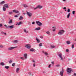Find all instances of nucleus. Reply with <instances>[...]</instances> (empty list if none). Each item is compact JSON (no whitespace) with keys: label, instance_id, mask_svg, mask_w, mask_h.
Returning a JSON list of instances; mask_svg holds the SVG:
<instances>
[{"label":"nucleus","instance_id":"2","mask_svg":"<svg viewBox=\"0 0 76 76\" xmlns=\"http://www.w3.org/2000/svg\"><path fill=\"white\" fill-rule=\"evenodd\" d=\"M66 71L67 72L70 73H72V72H73V70H72V69L70 68H68L66 70Z\"/></svg>","mask_w":76,"mask_h":76},{"label":"nucleus","instance_id":"13","mask_svg":"<svg viewBox=\"0 0 76 76\" xmlns=\"http://www.w3.org/2000/svg\"><path fill=\"white\" fill-rule=\"evenodd\" d=\"M5 3V1H2L0 3V5H2L3 4H4Z\"/></svg>","mask_w":76,"mask_h":76},{"label":"nucleus","instance_id":"7","mask_svg":"<svg viewBox=\"0 0 76 76\" xmlns=\"http://www.w3.org/2000/svg\"><path fill=\"white\" fill-rule=\"evenodd\" d=\"M58 56L59 57V58H60L61 60H63V58H62V54L60 53L58 55Z\"/></svg>","mask_w":76,"mask_h":76},{"label":"nucleus","instance_id":"28","mask_svg":"<svg viewBox=\"0 0 76 76\" xmlns=\"http://www.w3.org/2000/svg\"><path fill=\"white\" fill-rule=\"evenodd\" d=\"M4 26H5L6 27V28H7V29L8 28L9 26H7V25H6L5 24L4 25Z\"/></svg>","mask_w":76,"mask_h":76},{"label":"nucleus","instance_id":"19","mask_svg":"<svg viewBox=\"0 0 76 76\" xmlns=\"http://www.w3.org/2000/svg\"><path fill=\"white\" fill-rule=\"evenodd\" d=\"M22 5L24 7H28V6L25 4H23Z\"/></svg>","mask_w":76,"mask_h":76},{"label":"nucleus","instance_id":"63","mask_svg":"<svg viewBox=\"0 0 76 76\" xmlns=\"http://www.w3.org/2000/svg\"><path fill=\"white\" fill-rule=\"evenodd\" d=\"M64 58L65 59V57H64Z\"/></svg>","mask_w":76,"mask_h":76},{"label":"nucleus","instance_id":"34","mask_svg":"<svg viewBox=\"0 0 76 76\" xmlns=\"http://www.w3.org/2000/svg\"><path fill=\"white\" fill-rule=\"evenodd\" d=\"M75 47V46H74V45H72V49L74 48V47Z\"/></svg>","mask_w":76,"mask_h":76},{"label":"nucleus","instance_id":"32","mask_svg":"<svg viewBox=\"0 0 76 76\" xmlns=\"http://www.w3.org/2000/svg\"><path fill=\"white\" fill-rule=\"evenodd\" d=\"M66 44H70V42L69 41H67Z\"/></svg>","mask_w":76,"mask_h":76},{"label":"nucleus","instance_id":"56","mask_svg":"<svg viewBox=\"0 0 76 76\" xmlns=\"http://www.w3.org/2000/svg\"><path fill=\"white\" fill-rule=\"evenodd\" d=\"M74 75H75V76H76V73H74Z\"/></svg>","mask_w":76,"mask_h":76},{"label":"nucleus","instance_id":"24","mask_svg":"<svg viewBox=\"0 0 76 76\" xmlns=\"http://www.w3.org/2000/svg\"><path fill=\"white\" fill-rule=\"evenodd\" d=\"M24 57H25V58H26H26H27V54L26 53H25L24 54Z\"/></svg>","mask_w":76,"mask_h":76},{"label":"nucleus","instance_id":"14","mask_svg":"<svg viewBox=\"0 0 76 76\" xmlns=\"http://www.w3.org/2000/svg\"><path fill=\"white\" fill-rule=\"evenodd\" d=\"M36 39L38 43H39V42H40V40L38 39L37 37L36 38Z\"/></svg>","mask_w":76,"mask_h":76},{"label":"nucleus","instance_id":"38","mask_svg":"<svg viewBox=\"0 0 76 76\" xmlns=\"http://www.w3.org/2000/svg\"><path fill=\"white\" fill-rule=\"evenodd\" d=\"M75 11H72V14H73V15H75Z\"/></svg>","mask_w":76,"mask_h":76},{"label":"nucleus","instance_id":"45","mask_svg":"<svg viewBox=\"0 0 76 76\" xmlns=\"http://www.w3.org/2000/svg\"><path fill=\"white\" fill-rule=\"evenodd\" d=\"M51 63L52 64H54V61L51 62Z\"/></svg>","mask_w":76,"mask_h":76},{"label":"nucleus","instance_id":"27","mask_svg":"<svg viewBox=\"0 0 76 76\" xmlns=\"http://www.w3.org/2000/svg\"><path fill=\"white\" fill-rule=\"evenodd\" d=\"M30 51L33 52L34 51V49L31 48L30 49Z\"/></svg>","mask_w":76,"mask_h":76},{"label":"nucleus","instance_id":"49","mask_svg":"<svg viewBox=\"0 0 76 76\" xmlns=\"http://www.w3.org/2000/svg\"><path fill=\"white\" fill-rule=\"evenodd\" d=\"M9 13L10 14H12V12H9Z\"/></svg>","mask_w":76,"mask_h":76},{"label":"nucleus","instance_id":"1","mask_svg":"<svg viewBox=\"0 0 76 76\" xmlns=\"http://www.w3.org/2000/svg\"><path fill=\"white\" fill-rule=\"evenodd\" d=\"M64 32V30H60L58 33V34L60 35H63V34Z\"/></svg>","mask_w":76,"mask_h":76},{"label":"nucleus","instance_id":"8","mask_svg":"<svg viewBox=\"0 0 76 76\" xmlns=\"http://www.w3.org/2000/svg\"><path fill=\"white\" fill-rule=\"evenodd\" d=\"M27 15H28V16L31 17L32 16V14L31 13L29 12H27Z\"/></svg>","mask_w":76,"mask_h":76},{"label":"nucleus","instance_id":"5","mask_svg":"<svg viewBox=\"0 0 76 76\" xmlns=\"http://www.w3.org/2000/svg\"><path fill=\"white\" fill-rule=\"evenodd\" d=\"M25 47L28 49H30V48L31 47V46L30 45H26Z\"/></svg>","mask_w":76,"mask_h":76},{"label":"nucleus","instance_id":"40","mask_svg":"<svg viewBox=\"0 0 76 76\" xmlns=\"http://www.w3.org/2000/svg\"><path fill=\"white\" fill-rule=\"evenodd\" d=\"M39 47H42V43H40L39 44Z\"/></svg>","mask_w":76,"mask_h":76},{"label":"nucleus","instance_id":"16","mask_svg":"<svg viewBox=\"0 0 76 76\" xmlns=\"http://www.w3.org/2000/svg\"><path fill=\"white\" fill-rule=\"evenodd\" d=\"M22 22H20L19 23H18V22H17V25H20L22 24Z\"/></svg>","mask_w":76,"mask_h":76},{"label":"nucleus","instance_id":"43","mask_svg":"<svg viewBox=\"0 0 76 76\" xmlns=\"http://www.w3.org/2000/svg\"><path fill=\"white\" fill-rule=\"evenodd\" d=\"M51 66V64H50V65H49L48 67H49V68H50Z\"/></svg>","mask_w":76,"mask_h":76},{"label":"nucleus","instance_id":"4","mask_svg":"<svg viewBox=\"0 0 76 76\" xmlns=\"http://www.w3.org/2000/svg\"><path fill=\"white\" fill-rule=\"evenodd\" d=\"M63 73H64V69H62V71H61L60 73V75L61 76H63Z\"/></svg>","mask_w":76,"mask_h":76},{"label":"nucleus","instance_id":"51","mask_svg":"<svg viewBox=\"0 0 76 76\" xmlns=\"http://www.w3.org/2000/svg\"><path fill=\"white\" fill-rule=\"evenodd\" d=\"M3 26V25L1 24H0V27H1Z\"/></svg>","mask_w":76,"mask_h":76},{"label":"nucleus","instance_id":"18","mask_svg":"<svg viewBox=\"0 0 76 76\" xmlns=\"http://www.w3.org/2000/svg\"><path fill=\"white\" fill-rule=\"evenodd\" d=\"M43 53H44L45 56H48V53L47 52H44V51H43Z\"/></svg>","mask_w":76,"mask_h":76},{"label":"nucleus","instance_id":"64","mask_svg":"<svg viewBox=\"0 0 76 76\" xmlns=\"http://www.w3.org/2000/svg\"><path fill=\"white\" fill-rule=\"evenodd\" d=\"M32 76H33V75H32Z\"/></svg>","mask_w":76,"mask_h":76},{"label":"nucleus","instance_id":"44","mask_svg":"<svg viewBox=\"0 0 76 76\" xmlns=\"http://www.w3.org/2000/svg\"><path fill=\"white\" fill-rule=\"evenodd\" d=\"M9 63H12V61L10 60V61H9Z\"/></svg>","mask_w":76,"mask_h":76},{"label":"nucleus","instance_id":"41","mask_svg":"<svg viewBox=\"0 0 76 76\" xmlns=\"http://www.w3.org/2000/svg\"><path fill=\"white\" fill-rule=\"evenodd\" d=\"M0 47H1V48H3V46L2 45H0Z\"/></svg>","mask_w":76,"mask_h":76},{"label":"nucleus","instance_id":"46","mask_svg":"<svg viewBox=\"0 0 76 76\" xmlns=\"http://www.w3.org/2000/svg\"><path fill=\"white\" fill-rule=\"evenodd\" d=\"M56 67H59V66H60V65L58 64V65H56Z\"/></svg>","mask_w":76,"mask_h":76},{"label":"nucleus","instance_id":"42","mask_svg":"<svg viewBox=\"0 0 76 76\" xmlns=\"http://www.w3.org/2000/svg\"><path fill=\"white\" fill-rule=\"evenodd\" d=\"M66 52H69V50L68 49H67L66 50Z\"/></svg>","mask_w":76,"mask_h":76},{"label":"nucleus","instance_id":"20","mask_svg":"<svg viewBox=\"0 0 76 76\" xmlns=\"http://www.w3.org/2000/svg\"><path fill=\"white\" fill-rule=\"evenodd\" d=\"M20 70V69L19 68H17L16 69V72L17 73H18L19 72V70Z\"/></svg>","mask_w":76,"mask_h":76},{"label":"nucleus","instance_id":"61","mask_svg":"<svg viewBox=\"0 0 76 76\" xmlns=\"http://www.w3.org/2000/svg\"><path fill=\"white\" fill-rule=\"evenodd\" d=\"M65 12H66V11H67V10H65Z\"/></svg>","mask_w":76,"mask_h":76},{"label":"nucleus","instance_id":"52","mask_svg":"<svg viewBox=\"0 0 76 76\" xmlns=\"http://www.w3.org/2000/svg\"><path fill=\"white\" fill-rule=\"evenodd\" d=\"M64 10H66V7H64Z\"/></svg>","mask_w":76,"mask_h":76},{"label":"nucleus","instance_id":"50","mask_svg":"<svg viewBox=\"0 0 76 76\" xmlns=\"http://www.w3.org/2000/svg\"><path fill=\"white\" fill-rule=\"evenodd\" d=\"M1 34H4V32L2 31L1 32Z\"/></svg>","mask_w":76,"mask_h":76},{"label":"nucleus","instance_id":"36","mask_svg":"<svg viewBox=\"0 0 76 76\" xmlns=\"http://www.w3.org/2000/svg\"><path fill=\"white\" fill-rule=\"evenodd\" d=\"M15 63H13L12 64V66H13V67H14V66H15Z\"/></svg>","mask_w":76,"mask_h":76},{"label":"nucleus","instance_id":"10","mask_svg":"<svg viewBox=\"0 0 76 76\" xmlns=\"http://www.w3.org/2000/svg\"><path fill=\"white\" fill-rule=\"evenodd\" d=\"M13 12L14 13H19V12L16 10H13Z\"/></svg>","mask_w":76,"mask_h":76},{"label":"nucleus","instance_id":"54","mask_svg":"<svg viewBox=\"0 0 76 76\" xmlns=\"http://www.w3.org/2000/svg\"><path fill=\"white\" fill-rule=\"evenodd\" d=\"M32 61H33V63H35V61H34V60H33Z\"/></svg>","mask_w":76,"mask_h":76},{"label":"nucleus","instance_id":"12","mask_svg":"<svg viewBox=\"0 0 76 76\" xmlns=\"http://www.w3.org/2000/svg\"><path fill=\"white\" fill-rule=\"evenodd\" d=\"M8 5L7 4H6L4 5V7H6V8H9V7H8Z\"/></svg>","mask_w":76,"mask_h":76},{"label":"nucleus","instance_id":"39","mask_svg":"<svg viewBox=\"0 0 76 76\" xmlns=\"http://www.w3.org/2000/svg\"><path fill=\"white\" fill-rule=\"evenodd\" d=\"M70 12V9H68V10H67V12Z\"/></svg>","mask_w":76,"mask_h":76},{"label":"nucleus","instance_id":"23","mask_svg":"<svg viewBox=\"0 0 76 76\" xmlns=\"http://www.w3.org/2000/svg\"><path fill=\"white\" fill-rule=\"evenodd\" d=\"M0 64L1 65V66H4V63L3 62H2L0 63Z\"/></svg>","mask_w":76,"mask_h":76},{"label":"nucleus","instance_id":"55","mask_svg":"<svg viewBox=\"0 0 76 76\" xmlns=\"http://www.w3.org/2000/svg\"><path fill=\"white\" fill-rule=\"evenodd\" d=\"M28 74L29 75H31V72H28Z\"/></svg>","mask_w":76,"mask_h":76},{"label":"nucleus","instance_id":"57","mask_svg":"<svg viewBox=\"0 0 76 76\" xmlns=\"http://www.w3.org/2000/svg\"><path fill=\"white\" fill-rule=\"evenodd\" d=\"M4 34L5 35H6V33H4Z\"/></svg>","mask_w":76,"mask_h":76},{"label":"nucleus","instance_id":"21","mask_svg":"<svg viewBox=\"0 0 76 76\" xmlns=\"http://www.w3.org/2000/svg\"><path fill=\"white\" fill-rule=\"evenodd\" d=\"M18 40H15L13 41V42H14L15 43H18Z\"/></svg>","mask_w":76,"mask_h":76},{"label":"nucleus","instance_id":"62","mask_svg":"<svg viewBox=\"0 0 76 76\" xmlns=\"http://www.w3.org/2000/svg\"><path fill=\"white\" fill-rule=\"evenodd\" d=\"M72 76H74V75H72Z\"/></svg>","mask_w":76,"mask_h":76},{"label":"nucleus","instance_id":"6","mask_svg":"<svg viewBox=\"0 0 76 76\" xmlns=\"http://www.w3.org/2000/svg\"><path fill=\"white\" fill-rule=\"evenodd\" d=\"M42 7V6L40 5H38L37 7L36 8H34V10H36L37 9H41Z\"/></svg>","mask_w":76,"mask_h":76},{"label":"nucleus","instance_id":"59","mask_svg":"<svg viewBox=\"0 0 76 76\" xmlns=\"http://www.w3.org/2000/svg\"><path fill=\"white\" fill-rule=\"evenodd\" d=\"M45 73V71H44L43 72V73Z\"/></svg>","mask_w":76,"mask_h":76},{"label":"nucleus","instance_id":"3","mask_svg":"<svg viewBox=\"0 0 76 76\" xmlns=\"http://www.w3.org/2000/svg\"><path fill=\"white\" fill-rule=\"evenodd\" d=\"M36 23L38 26H42V23L40 21H36Z\"/></svg>","mask_w":76,"mask_h":76},{"label":"nucleus","instance_id":"37","mask_svg":"<svg viewBox=\"0 0 76 76\" xmlns=\"http://www.w3.org/2000/svg\"><path fill=\"white\" fill-rule=\"evenodd\" d=\"M20 58L22 60H24V58H23V57H20Z\"/></svg>","mask_w":76,"mask_h":76},{"label":"nucleus","instance_id":"26","mask_svg":"<svg viewBox=\"0 0 76 76\" xmlns=\"http://www.w3.org/2000/svg\"><path fill=\"white\" fill-rule=\"evenodd\" d=\"M70 13H69L68 15H67V18H69V17H70Z\"/></svg>","mask_w":76,"mask_h":76},{"label":"nucleus","instance_id":"22","mask_svg":"<svg viewBox=\"0 0 76 76\" xmlns=\"http://www.w3.org/2000/svg\"><path fill=\"white\" fill-rule=\"evenodd\" d=\"M12 20H10V21L8 22V23H9V24H10V23H12Z\"/></svg>","mask_w":76,"mask_h":76},{"label":"nucleus","instance_id":"35","mask_svg":"<svg viewBox=\"0 0 76 76\" xmlns=\"http://www.w3.org/2000/svg\"><path fill=\"white\" fill-rule=\"evenodd\" d=\"M47 34H49V35H50V32L48 31L46 32Z\"/></svg>","mask_w":76,"mask_h":76},{"label":"nucleus","instance_id":"53","mask_svg":"<svg viewBox=\"0 0 76 76\" xmlns=\"http://www.w3.org/2000/svg\"><path fill=\"white\" fill-rule=\"evenodd\" d=\"M18 15H16L15 16V18H17V17H18Z\"/></svg>","mask_w":76,"mask_h":76},{"label":"nucleus","instance_id":"11","mask_svg":"<svg viewBox=\"0 0 76 76\" xmlns=\"http://www.w3.org/2000/svg\"><path fill=\"white\" fill-rule=\"evenodd\" d=\"M15 48H16V47H11L9 48L8 49V50H13V49H14Z\"/></svg>","mask_w":76,"mask_h":76},{"label":"nucleus","instance_id":"31","mask_svg":"<svg viewBox=\"0 0 76 76\" xmlns=\"http://www.w3.org/2000/svg\"><path fill=\"white\" fill-rule=\"evenodd\" d=\"M51 48H55V46L54 45H51Z\"/></svg>","mask_w":76,"mask_h":76},{"label":"nucleus","instance_id":"60","mask_svg":"<svg viewBox=\"0 0 76 76\" xmlns=\"http://www.w3.org/2000/svg\"><path fill=\"white\" fill-rule=\"evenodd\" d=\"M64 1H66V0H63Z\"/></svg>","mask_w":76,"mask_h":76},{"label":"nucleus","instance_id":"33","mask_svg":"<svg viewBox=\"0 0 76 76\" xmlns=\"http://www.w3.org/2000/svg\"><path fill=\"white\" fill-rule=\"evenodd\" d=\"M23 19V17L22 16H20L19 18V20H22Z\"/></svg>","mask_w":76,"mask_h":76},{"label":"nucleus","instance_id":"9","mask_svg":"<svg viewBox=\"0 0 76 76\" xmlns=\"http://www.w3.org/2000/svg\"><path fill=\"white\" fill-rule=\"evenodd\" d=\"M14 28V25L11 26H8V28H10V29H13Z\"/></svg>","mask_w":76,"mask_h":76},{"label":"nucleus","instance_id":"30","mask_svg":"<svg viewBox=\"0 0 76 76\" xmlns=\"http://www.w3.org/2000/svg\"><path fill=\"white\" fill-rule=\"evenodd\" d=\"M5 69H8L9 68V66H5Z\"/></svg>","mask_w":76,"mask_h":76},{"label":"nucleus","instance_id":"47","mask_svg":"<svg viewBox=\"0 0 76 76\" xmlns=\"http://www.w3.org/2000/svg\"><path fill=\"white\" fill-rule=\"evenodd\" d=\"M33 65V67H35V64L34 63Z\"/></svg>","mask_w":76,"mask_h":76},{"label":"nucleus","instance_id":"29","mask_svg":"<svg viewBox=\"0 0 76 76\" xmlns=\"http://www.w3.org/2000/svg\"><path fill=\"white\" fill-rule=\"evenodd\" d=\"M3 11H6V8L4 7L3 8Z\"/></svg>","mask_w":76,"mask_h":76},{"label":"nucleus","instance_id":"25","mask_svg":"<svg viewBox=\"0 0 76 76\" xmlns=\"http://www.w3.org/2000/svg\"><path fill=\"white\" fill-rule=\"evenodd\" d=\"M53 31H56V27H53Z\"/></svg>","mask_w":76,"mask_h":76},{"label":"nucleus","instance_id":"58","mask_svg":"<svg viewBox=\"0 0 76 76\" xmlns=\"http://www.w3.org/2000/svg\"><path fill=\"white\" fill-rule=\"evenodd\" d=\"M40 38H42H42H43V37H40Z\"/></svg>","mask_w":76,"mask_h":76},{"label":"nucleus","instance_id":"15","mask_svg":"<svg viewBox=\"0 0 76 76\" xmlns=\"http://www.w3.org/2000/svg\"><path fill=\"white\" fill-rule=\"evenodd\" d=\"M41 29V27H39L37 28H36L35 29V30H37V31H39V30H40Z\"/></svg>","mask_w":76,"mask_h":76},{"label":"nucleus","instance_id":"17","mask_svg":"<svg viewBox=\"0 0 76 76\" xmlns=\"http://www.w3.org/2000/svg\"><path fill=\"white\" fill-rule=\"evenodd\" d=\"M23 31L25 32H26V33H28V31H26V28H24L23 29Z\"/></svg>","mask_w":76,"mask_h":76},{"label":"nucleus","instance_id":"48","mask_svg":"<svg viewBox=\"0 0 76 76\" xmlns=\"http://www.w3.org/2000/svg\"><path fill=\"white\" fill-rule=\"evenodd\" d=\"M32 24L33 25H34V24H35V22H33L32 23Z\"/></svg>","mask_w":76,"mask_h":76}]
</instances>
